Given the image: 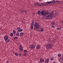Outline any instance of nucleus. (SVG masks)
<instances>
[{"instance_id":"obj_37","label":"nucleus","mask_w":63,"mask_h":63,"mask_svg":"<svg viewBox=\"0 0 63 63\" xmlns=\"http://www.w3.org/2000/svg\"><path fill=\"white\" fill-rule=\"evenodd\" d=\"M59 28V29H60V30L61 29H62V28H61V27H60Z\"/></svg>"},{"instance_id":"obj_17","label":"nucleus","mask_w":63,"mask_h":63,"mask_svg":"<svg viewBox=\"0 0 63 63\" xmlns=\"http://www.w3.org/2000/svg\"><path fill=\"white\" fill-rule=\"evenodd\" d=\"M13 33L14 34H16V31L15 30H14L13 31Z\"/></svg>"},{"instance_id":"obj_33","label":"nucleus","mask_w":63,"mask_h":63,"mask_svg":"<svg viewBox=\"0 0 63 63\" xmlns=\"http://www.w3.org/2000/svg\"><path fill=\"white\" fill-rule=\"evenodd\" d=\"M21 53H19V54H18V55L19 56H21Z\"/></svg>"},{"instance_id":"obj_3","label":"nucleus","mask_w":63,"mask_h":63,"mask_svg":"<svg viewBox=\"0 0 63 63\" xmlns=\"http://www.w3.org/2000/svg\"><path fill=\"white\" fill-rule=\"evenodd\" d=\"M52 46H53V45H52V43H50L47 44V48H50V49L52 47Z\"/></svg>"},{"instance_id":"obj_47","label":"nucleus","mask_w":63,"mask_h":63,"mask_svg":"<svg viewBox=\"0 0 63 63\" xmlns=\"http://www.w3.org/2000/svg\"><path fill=\"white\" fill-rule=\"evenodd\" d=\"M62 23H63V21H62Z\"/></svg>"},{"instance_id":"obj_8","label":"nucleus","mask_w":63,"mask_h":63,"mask_svg":"<svg viewBox=\"0 0 63 63\" xmlns=\"http://www.w3.org/2000/svg\"><path fill=\"white\" fill-rule=\"evenodd\" d=\"M8 39H9V38L8 37V36L7 35H5L4 37V39L5 41H7Z\"/></svg>"},{"instance_id":"obj_28","label":"nucleus","mask_w":63,"mask_h":63,"mask_svg":"<svg viewBox=\"0 0 63 63\" xmlns=\"http://www.w3.org/2000/svg\"><path fill=\"white\" fill-rule=\"evenodd\" d=\"M44 28H42L41 30H40V31H41V32H43L44 31Z\"/></svg>"},{"instance_id":"obj_36","label":"nucleus","mask_w":63,"mask_h":63,"mask_svg":"<svg viewBox=\"0 0 63 63\" xmlns=\"http://www.w3.org/2000/svg\"><path fill=\"white\" fill-rule=\"evenodd\" d=\"M57 30H60V29H59V28H57Z\"/></svg>"},{"instance_id":"obj_10","label":"nucleus","mask_w":63,"mask_h":63,"mask_svg":"<svg viewBox=\"0 0 63 63\" xmlns=\"http://www.w3.org/2000/svg\"><path fill=\"white\" fill-rule=\"evenodd\" d=\"M49 59L47 58L46 59V60H45V63H48L49 62Z\"/></svg>"},{"instance_id":"obj_18","label":"nucleus","mask_w":63,"mask_h":63,"mask_svg":"<svg viewBox=\"0 0 63 63\" xmlns=\"http://www.w3.org/2000/svg\"><path fill=\"white\" fill-rule=\"evenodd\" d=\"M23 52H24V53H27V52H28V51L27 50H24V51Z\"/></svg>"},{"instance_id":"obj_11","label":"nucleus","mask_w":63,"mask_h":63,"mask_svg":"<svg viewBox=\"0 0 63 63\" xmlns=\"http://www.w3.org/2000/svg\"><path fill=\"white\" fill-rule=\"evenodd\" d=\"M22 48V45H20V51H22L23 50V48Z\"/></svg>"},{"instance_id":"obj_19","label":"nucleus","mask_w":63,"mask_h":63,"mask_svg":"<svg viewBox=\"0 0 63 63\" xmlns=\"http://www.w3.org/2000/svg\"><path fill=\"white\" fill-rule=\"evenodd\" d=\"M20 29V28L19 27L17 29V30H18V31L17 32H19V30Z\"/></svg>"},{"instance_id":"obj_32","label":"nucleus","mask_w":63,"mask_h":63,"mask_svg":"<svg viewBox=\"0 0 63 63\" xmlns=\"http://www.w3.org/2000/svg\"><path fill=\"white\" fill-rule=\"evenodd\" d=\"M34 5H37V2H35L34 3Z\"/></svg>"},{"instance_id":"obj_45","label":"nucleus","mask_w":63,"mask_h":63,"mask_svg":"<svg viewBox=\"0 0 63 63\" xmlns=\"http://www.w3.org/2000/svg\"><path fill=\"white\" fill-rule=\"evenodd\" d=\"M61 3V2H58L59 3Z\"/></svg>"},{"instance_id":"obj_23","label":"nucleus","mask_w":63,"mask_h":63,"mask_svg":"<svg viewBox=\"0 0 63 63\" xmlns=\"http://www.w3.org/2000/svg\"><path fill=\"white\" fill-rule=\"evenodd\" d=\"M51 24H52V25H54L55 24V22H54V21L52 22L51 23Z\"/></svg>"},{"instance_id":"obj_1","label":"nucleus","mask_w":63,"mask_h":63,"mask_svg":"<svg viewBox=\"0 0 63 63\" xmlns=\"http://www.w3.org/2000/svg\"><path fill=\"white\" fill-rule=\"evenodd\" d=\"M37 13L38 15L40 14L42 16H46V15H47L48 14H49V12H48L47 11L46 12L44 11H42L41 12L40 11L38 10L37 11Z\"/></svg>"},{"instance_id":"obj_6","label":"nucleus","mask_w":63,"mask_h":63,"mask_svg":"<svg viewBox=\"0 0 63 63\" xmlns=\"http://www.w3.org/2000/svg\"><path fill=\"white\" fill-rule=\"evenodd\" d=\"M35 47L34 44H32L29 47L31 48V49H34Z\"/></svg>"},{"instance_id":"obj_12","label":"nucleus","mask_w":63,"mask_h":63,"mask_svg":"<svg viewBox=\"0 0 63 63\" xmlns=\"http://www.w3.org/2000/svg\"><path fill=\"white\" fill-rule=\"evenodd\" d=\"M10 41V39L9 38H8L7 39V40H5V42L6 43H8Z\"/></svg>"},{"instance_id":"obj_43","label":"nucleus","mask_w":63,"mask_h":63,"mask_svg":"<svg viewBox=\"0 0 63 63\" xmlns=\"http://www.w3.org/2000/svg\"><path fill=\"white\" fill-rule=\"evenodd\" d=\"M53 63H56V62H54Z\"/></svg>"},{"instance_id":"obj_25","label":"nucleus","mask_w":63,"mask_h":63,"mask_svg":"<svg viewBox=\"0 0 63 63\" xmlns=\"http://www.w3.org/2000/svg\"><path fill=\"white\" fill-rule=\"evenodd\" d=\"M23 31V30L22 29H20V30H19V32H22Z\"/></svg>"},{"instance_id":"obj_26","label":"nucleus","mask_w":63,"mask_h":63,"mask_svg":"<svg viewBox=\"0 0 63 63\" xmlns=\"http://www.w3.org/2000/svg\"><path fill=\"white\" fill-rule=\"evenodd\" d=\"M15 54L16 56H17L18 55V54L17 52H16L15 53Z\"/></svg>"},{"instance_id":"obj_9","label":"nucleus","mask_w":63,"mask_h":63,"mask_svg":"<svg viewBox=\"0 0 63 63\" xmlns=\"http://www.w3.org/2000/svg\"><path fill=\"white\" fill-rule=\"evenodd\" d=\"M56 15L55 14H54L53 12H52V16L53 18H54V17H56Z\"/></svg>"},{"instance_id":"obj_15","label":"nucleus","mask_w":63,"mask_h":63,"mask_svg":"<svg viewBox=\"0 0 63 63\" xmlns=\"http://www.w3.org/2000/svg\"><path fill=\"white\" fill-rule=\"evenodd\" d=\"M46 16V17H45V19H48L49 18V16Z\"/></svg>"},{"instance_id":"obj_46","label":"nucleus","mask_w":63,"mask_h":63,"mask_svg":"<svg viewBox=\"0 0 63 63\" xmlns=\"http://www.w3.org/2000/svg\"><path fill=\"white\" fill-rule=\"evenodd\" d=\"M20 12H21H21H22V11H20Z\"/></svg>"},{"instance_id":"obj_22","label":"nucleus","mask_w":63,"mask_h":63,"mask_svg":"<svg viewBox=\"0 0 63 63\" xmlns=\"http://www.w3.org/2000/svg\"><path fill=\"white\" fill-rule=\"evenodd\" d=\"M16 36H19V33L18 32H17V33H16Z\"/></svg>"},{"instance_id":"obj_29","label":"nucleus","mask_w":63,"mask_h":63,"mask_svg":"<svg viewBox=\"0 0 63 63\" xmlns=\"http://www.w3.org/2000/svg\"><path fill=\"white\" fill-rule=\"evenodd\" d=\"M48 41H49V42H50V41H51V39L50 38H49L48 39Z\"/></svg>"},{"instance_id":"obj_27","label":"nucleus","mask_w":63,"mask_h":63,"mask_svg":"<svg viewBox=\"0 0 63 63\" xmlns=\"http://www.w3.org/2000/svg\"><path fill=\"white\" fill-rule=\"evenodd\" d=\"M13 35H14V34H13V33H11L10 34V36L11 37H12V36H13Z\"/></svg>"},{"instance_id":"obj_5","label":"nucleus","mask_w":63,"mask_h":63,"mask_svg":"<svg viewBox=\"0 0 63 63\" xmlns=\"http://www.w3.org/2000/svg\"><path fill=\"white\" fill-rule=\"evenodd\" d=\"M54 2H55V0H53L52 1H49V2H47L46 3V5H47L48 4H50L51 3H54Z\"/></svg>"},{"instance_id":"obj_14","label":"nucleus","mask_w":63,"mask_h":63,"mask_svg":"<svg viewBox=\"0 0 63 63\" xmlns=\"http://www.w3.org/2000/svg\"><path fill=\"white\" fill-rule=\"evenodd\" d=\"M40 61H41L42 62H43L44 61V60L42 58H41L40 59Z\"/></svg>"},{"instance_id":"obj_2","label":"nucleus","mask_w":63,"mask_h":63,"mask_svg":"<svg viewBox=\"0 0 63 63\" xmlns=\"http://www.w3.org/2000/svg\"><path fill=\"white\" fill-rule=\"evenodd\" d=\"M34 28L33 30H38V32H40V25L39 24H38L37 22L35 23L34 24Z\"/></svg>"},{"instance_id":"obj_48","label":"nucleus","mask_w":63,"mask_h":63,"mask_svg":"<svg viewBox=\"0 0 63 63\" xmlns=\"http://www.w3.org/2000/svg\"><path fill=\"white\" fill-rule=\"evenodd\" d=\"M41 1V0H39V1Z\"/></svg>"},{"instance_id":"obj_34","label":"nucleus","mask_w":63,"mask_h":63,"mask_svg":"<svg viewBox=\"0 0 63 63\" xmlns=\"http://www.w3.org/2000/svg\"><path fill=\"white\" fill-rule=\"evenodd\" d=\"M27 11H26V10H24V12H25V13H26V12H27Z\"/></svg>"},{"instance_id":"obj_41","label":"nucleus","mask_w":63,"mask_h":63,"mask_svg":"<svg viewBox=\"0 0 63 63\" xmlns=\"http://www.w3.org/2000/svg\"><path fill=\"white\" fill-rule=\"evenodd\" d=\"M56 2H59V1H57H57H56Z\"/></svg>"},{"instance_id":"obj_20","label":"nucleus","mask_w":63,"mask_h":63,"mask_svg":"<svg viewBox=\"0 0 63 63\" xmlns=\"http://www.w3.org/2000/svg\"><path fill=\"white\" fill-rule=\"evenodd\" d=\"M18 39V37L16 36L14 38V40H15L16 39Z\"/></svg>"},{"instance_id":"obj_16","label":"nucleus","mask_w":63,"mask_h":63,"mask_svg":"<svg viewBox=\"0 0 63 63\" xmlns=\"http://www.w3.org/2000/svg\"><path fill=\"white\" fill-rule=\"evenodd\" d=\"M40 46L39 45H38L37 46L36 48L37 49H40Z\"/></svg>"},{"instance_id":"obj_38","label":"nucleus","mask_w":63,"mask_h":63,"mask_svg":"<svg viewBox=\"0 0 63 63\" xmlns=\"http://www.w3.org/2000/svg\"><path fill=\"white\" fill-rule=\"evenodd\" d=\"M22 13H24V11L23 10H22Z\"/></svg>"},{"instance_id":"obj_44","label":"nucleus","mask_w":63,"mask_h":63,"mask_svg":"<svg viewBox=\"0 0 63 63\" xmlns=\"http://www.w3.org/2000/svg\"><path fill=\"white\" fill-rule=\"evenodd\" d=\"M16 53L15 52H14V53Z\"/></svg>"},{"instance_id":"obj_4","label":"nucleus","mask_w":63,"mask_h":63,"mask_svg":"<svg viewBox=\"0 0 63 63\" xmlns=\"http://www.w3.org/2000/svg\"><path fill=\"white\" fill-rule=\"evenodd\" d=\"M47 2H43L41 3L40 4H41L42 5H40V4L38 5H37V6H46L47 5H46V3Z\"/></svg>"},{"instance_id":"obj_30","label":"nucleus","mask_w":63,"mask_h":63,"mask_svg":"<svg viewBox=\"0 0 63 63\" xmlns=\"http://www.w3.org/2000/svg\"><path fill=\"white\" fill-rule=\"evenodd\" d=\"M23 55L24 56H26V53H24L23 54Z\"/></svg>"},{"instance_id":"obj_21","label":"nucleus","mask_w":63,"mask_h":63,"mask_svg":"<svg viewBox=\"0 0 63 63\" xmlns=\"http://www.w3.org/2000/svg\"><path fill=\"white\" fill-rule=\"evenodd\" d=\"M23 34H24V33L22 32H21L20 33V35H21V36H23Z\"/></svg>"},{"instance_id":"obj_40","label":"nucleus","mask_w":63,"mask_h":63,"mask_svg":"<svg viewBox=\"0 0 63 63\" xmlns=\"http://www.w3.org/2000/svg\"><path fill=\"white\" fill-rule=\"evenodd\" d=\"M42 62H41V61H40V62H39V63H41Z\"/></svg>"},{"instance_id":"obj_42","label":"nucleus","mask_w":63,"mask_h":63,"mask_svg":"<svg viewBox=\"0 0 63 63\" xmlns=\"http://www.w3.org/2000/svg\"><path fill=\"white\" fill-rule=\"evenodd\" d=\"M37 4L38 5V4H39V3L38 2H37Z\"/></svg>"},{"instance_id":"obj_24","label":"nucleus","mask_w":63,"mask_h":63,"mask_svg":"<svg viewBox=\"0 0 63 63\" xmlns=\"http://www.w3.org/2000/svg\"><path fill=\"white\" fill-rule=\"evenodd\" d=\"M58 56L59 57H60L61 56V55L60 54H59L58 55Z\"/></svg>"},{"instance_id":"obj_31","label":"nucleus","mask_w":63,"mask_h":63,"mask_svg":"<svg viewBox=\"0 0 63 63\" xmlns=\"http://www.w3.org/2000/svg\"><path fill=\"white\" fill-rule=\"evenodd\" d=\"M51 60V61H52V60H53V59H54V58H52V57L50 58Z\"/></svg>"},{"instance_id":"obj_7","label":"nucleus","mask_w":63,"mask_h":63,"mask_svg":"<svg viewBox=\"0 0 63 63\" xmlns=\"http://www.w3.org/2000/svg\"><path fill=\"white\" fill-rule=\"evenodd\" d=\"M34 20H32V25H31V26L30 27V29H33V26H34Z\"/></svg>"},{"instance_id":"obj_49","label":"nucleus","mask_w":63,"mask_h":63,"mask_svg":"<svg viewBox=\"0 0 63 63\" xmlns=\"http://www.w3.org/2000/svg\"><path fill=\"white\" fill-rule=\"evenodd\" d=\"M14 40V39H12V40Z\"/></svg>"},{"instance_id":"obj_39","label":"nucleus","mask_w":63,"mask_h":63,"mask_svg":"<svg viewBox=\"0 0 63 63\" xmlns=\"http://www.w3.org/2000/svg\"><path fill=\"white\" fill-rule=\"evenodd\" d=\"M33 15H35V13L33 12V13L32 14Z\"/></svg>"},{"instance_id":"obj_35","label":"nucleus","mask_w":63,"mask_h":63,"mask_svg":"<svg viewBox=\"0 0 63 63\" xmlns=\"http://www.w3.org/2000/svg\"><path fill=\"white\" fill-rule=\"evenodd\" d=\"M51 27H53V28H55V26H54L51 25Z\"/></svg>"},{"instance_id":"obj_51","label":"nucleus","mask_w":63,"mask_h":63,"mask_svg":"<svg viewBox=\"0 0 63 63\" xmlns=\"http://www.w3.org/2000/svg\"><path fill=\"white\" fill-rule=\"evenodd\" d=\"M23 22V21H22V22Z\"/></svg>"},{"instance_id":"obj_50","label":"nucleus","mask_w":63,"mask_h":63,"mask_svg":"<svg viewBox=\"0 0 63 63\" xmlns=\"http://www.w3.org/2000/svg\"><path fill=\"white\" fill-rule=\"evenodd\" d=\"M52 58H53V57H52Z\"/></svg>"},{"instance_id":"obj_13","label":"nucleus","mask_w":63,"mask_h":63,"mask_svg":"<svg viewBox=\"0 0 63 63\" xmlns=\"http://www.w3.org/2000/svg\"><path fill=\"white\" fill-rule=\"evenodd\" d=\"M49 14H48V16H49V17H50V16H52V13L49 14Z\"/></svg>"}]
</instances>
